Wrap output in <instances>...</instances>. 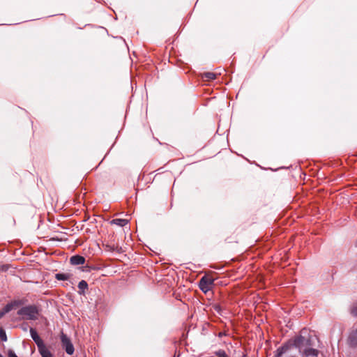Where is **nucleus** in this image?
Returning <instances> with one entry per match:
<instances>
[{
	"label": "nucleus",
	"instance_id": "7",
	"mask_svg": "<svg viewBox=\"0 0 357 357\" xmlns=\"http://www.w3.org/2000/svg\"><path fill=\"white\" fill-rule=\"evenodd\" d=\"M30 333L38 348L44 344L43 340L40 337L35 329L31 328Z\"/></svg>",
	"mask_w": 357,
	"mask_h": 357
},
{
	"label": "nucleus",
	"instance_id": "9",
	"mask_svg": "<svg viewBox=\"0 0 357 357\" xmlns=\"http://www.w3.org/2000/svg\"><path fill=\"white\" fill-rule=\"evenodd\" d=\"M38 349L42 357H53L52 354L45 344Z\"/></svg>",
	"mask_w": 357,
	"mask_h": 357
},
{
	"label": "nucleus",
	"instance_id": "8",
	"mask_svg": "<svg viewBox=\"0 0 357 357\" xmlns=\"http://www.w3.org/2000/svg\"><path fill=\"white\" fill-rule=\"evenodd\" d=\"M290 342L284 344V345L278 348L276 351V357H281L284 353H286L290 349Z\"/></svg>",
	"mask_w": 357,
	"mask_h": 357
},
{
	"label": "nucleus",
	"instance_id": "19",
	"mask_svg": "<svg viewBox=\"0 0 357 357\" xmlns=\"http://www.w3.org/2000/svg\"><path fill=\"white\" fill-rule=\"evenodd\" d=\"M219 357H229L225 352L221 351L219 353Z\"/></svg>",
	"mask_w": 357,
	"mask_h": 357
},
{
	"label": "nucleus",
	"instance_id": "13",
	"mask_svg": "<svg viewBox=\"0 0 357 357\" xmlns=\"http://www.w3.org/2000/svg\"><path fill=\"white\" fill-rule=\"evenodd\" d=\"M78 288L84 291L85 289L88 288V284L85 280H82L78 284Z\"/></svg>",
	"mask_w": 357,
	"mask_h": 357
},
{
	"label": "nucleus",
	"instance_id": "18",
	"mask_svg": "<svg viewBox=\"0 0 357 357\" xmlns=\"http://www.w3.org/2000/svg\"><path fill=\"white\" fill-rule=\"evenodd\" d=\"M8 357H17V356L13 351H10L8 352Z\"/></svg>",
	"mask_w": 357,
	"mask_h": 357
},
{
	"label": "nucleus",
	"instance_id": "2",
	"mask_svg": "<svg viewBox=\"0 0 357 357\" xmlns=\"http://www.w3.org/2000/svg\"><path fill=\"white\" fill-rule=\"evenodd\" d=\"M290 347L294 346L296 348L298 349L299 352L301 353L305 348L310 346L309 340L305 338L304 337L300 335L296 337L294 339L289 340Z\"/></svg>",
	"mask_w": 357,
	"mask_h": 357
},
{
	"label": "nucleus",
	"instance_id": "12",
	"mask_svg": "<svg viewBox=\"0 0 357 357\" xmlns=\"http://www.w3.org/2000/svg\"><path fill=\"white\" fill-rule=\"evenodd\" d=\"M112 223L121 227H123L128 224V220L126 219L116 218L112 220Z\"/></svg>",
	"mask_w": 357,
	"mask_h": 357
},
{
	"label": "nucleus",
	"instance_id": "16",
	"mask_svg": "<svg viewBox=\"0 0 357 357\" xmlns=\"http://www.w3.org/2000/svg\"><path fill=\"white\" fill-rule=\"evenodd\" d=\"M351 312L354 315L357 316V304L352 307Z\"/></svg>",
	"mask_w": 357,
	"mask_h": 357
},
{
	"label": "nucleus",
	"instance_id": "5",
	"mask_svg": "<svg viewBox=\"0 0 357 357\" xmlns=\"http://www.w3.org/2000/svg\"><path fill=\"white\" fill-rule=\"evenodd\" d=\"M22 305L20 301H14L8 303L0 311V319H1L6 313L11 311L13 309Z\"/></svg>",
	"mask_w": 357,
	"mask_h": 357
},
{
	"label": "nucleus",
	"instance_id": "20",
	"mask_svg": "<svg viewBox=\"0 0 357 357\" xmlns=\"http://www.w3.org/2000/svg\"><path fill=\"white\" fill-rule=\"evenodd\" d=\"M0 357H3L2 355L0 354Z\"/></svg>",
	"mask_w": 357,
	"mask_h": 357
},
{
	"label": "nucleus",
	"instance_id": "14",
	"mask_svg": "<svg viewBox=\"0 0 357 357\" xmlns=\"http://www.w3.org/2000/svg\"><path fill=\"white\" fill-rule=\"evenodd\" d=\"M55 278L58 280H67L69 278V276L67 274L64 273H57L56 274Z\"/></svg>",
	"mask_w": 357,
	"mask_h": 357
},
{
	"label": "nucleus",
	"instance_id": "15",
	"mask_svg": "<svg viewBox=\"0 0 357 357\" xmlns=\"http://www.w3.org/2000/svg\"><path fill=\"white\" fill-rule=\"evenodd\" d=\"M0 338L3 342H6L7 340L6 332L3 328L0 329Z\"/></svg>",
	"mask_w": 357,
	"mask_h": 357
},
{
	"label": "nucleus",
	"instance_id": "4",
	"mask_svg": "<svg viewBox=\"0 0 357 357\" xmlns=\"http://www.w3.org/2000/svg\"><path fill=\"white\" fill-rule=\"evenodd\" d=\"M61 340L62 346L64 348L66 352L69 355H72L74 353V347L71 343L70 340L67 337L66 335L62 334Z\"/></svg>",
	"mask_w": 357,
	"mask_h": 357
},
{
	"label": "nucleus",
	"instance_id": "3",
	"mask_svg": "<svg viewBox=\"0 0 357 357\" xmlns=\"http://www.w3.org/2000/svg\"><path fill=\"white\" fill-rule=\"evenodd\" d=\"M213 282L214 280L211 277L205 275L200 280L199 287L203 292L206 293L212 289Z\"/></svg>",
	"mask_w": 357,
	"mask_h": 357
},
{
	"label": "nucleus",
	"instance_id": "17",
	"mask_svg": "<svg viewBox=\"0 0 357 357\" xmlns=\"http://www.w3.org/2000/svg\"><path fill=\"white\" fill-rule=\"evenodd\" d=\"M8 268V265L0 264V271H7Z\"/></svg>",
	"mask_w": 357,
	"mask_h": 357
},
{
	"label": "nucleus",
	"instance_id": "10",
	"mask_svg": "<svg viewBox=\"0 0 357 357\" xmlns=\"http://www.w3.org/2000/svg\"><path fill=\"white\" fill-rule=\"evenodd\" d=\"M70 260V263L73 265H82L85 262V258L79 255L73 256Z\"/></svg>",
	"mask_w": 357,
	"mask_h": 357
},
{
	"label": "nucleus",
	"instance_id": "11",
	"mask_svg": "<svg viewBox=\"0 0 357 357\" xmlns=\"http://www.w3.org/2000/svg\"><path fill=\"white\" fill-rule=\"evenodd\" d=\"M202 78L205 82H209L217 78V75L212 72H206L202 75Z\"/></svg>",
	"mask_w": 357,
	"mask_h": 357
},
{
	"label": "nucleus",
	"instance_id": "1",
	"mask_svg": "<svg viewBox=\"0 0 357 357\" xmlns=\"http://www.w3.org/2000/svg\"><path fill=\"white\" fill-rule=\"evenodd\" d=\"M17 314L21 316L23 319L36 320L38 319L39 312L36 306L27 305L20 309Z\"/></svg>",
	"mask_w": 357,
	"mask_h": 357
},
{
	"label": "nucleus",
	"instance_id": "6",
	"mask_svg": "<svg viewBox=\"0 0 357 357\" xmlns=\"http://www.w3.org/2000/svg\"><path fill=\"white\" fill-rule=\"evenodd\" d=\"M303 357H317L318 351L317 349L307 347L301 352Z\"/></svg>",
	"mask_w": 357,
	"mask_h": 357
}]
</instances>
